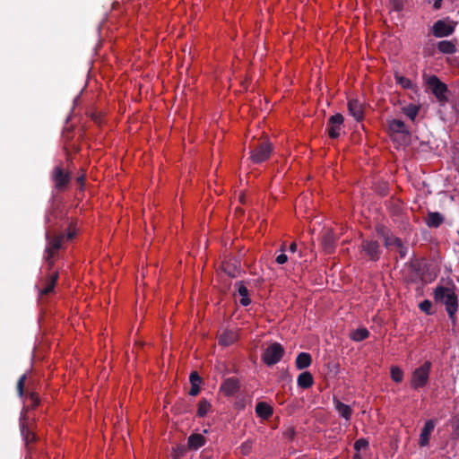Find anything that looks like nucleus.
<instances>
[{
  "instance_id": "nucleus-10",
  "label": "nucleus",
  "mask_w": 459,
  "mask_h": 459,
  "mask_svg": "<svg viewBox=\"0 0 459 459\" xmlns=\"http://www.w3.org/2000/svg\"><path fill=\"white\" fill-rule=\"evenodd\" d=\"M349 113L357 120L363 118V106L358 100H350L348 102Z\"/></svg>"
},
{
  "instance_id": "nucleus-9",
  "label": "nucleus",
  "mask_w": 459,
  "mask_h": 459,
  "mask_svg": "<svg viewBox=\"0 0 459 459\" xmlns=\"http://www.w3.org/2000/svg\"><path fill=\"white\" fill-rule=\"evenodd\" d=\"M55 186L57 188H63L69 182V175L64 171L60 167H56L52 175Z\"/></svg>"
},
{
  "instance_id": "nucleus-34",
  "label": "nucleus",
  "mask_w": 459,
  "mask_h": 459,
  "mask_svg": "<svg viewBox=\"0 0 459 459\" xmlns=\"http://www.w3.org/2000/svg\"><path fill=\"white\" fill-rule=\"evenodd\" d=\"M343 123V117L341 114H335L329 118L328 124L336 125V126H342Z\"/></svg>"
},
{
  "instance_id": "nucleus-25",
  "label": "nucleus",
  "mask_w": 459,
  "mask_h": 459,
  "mask_svg": "<svg viewBox=\"0 0 459 459\" xmlns=\"http://www.w3.org/2000/svg\"><path fill=\"white\" fill-rule=\"evenodd\" d=\"M21 431L26 445L34 441L35 435L30 432L29 428L23 422L21 423Z\"/></svg>"
},
{
  "instance_id": "nucleus-39",
  "label": "nucleus",
  "mask_w": 459,
  "mask_h": 459,
  "mask_svg": "<svg viewBox=\"0 0 459 459\" xmlns=\"http://www.w3.org/2000/svg\"><path fill=\"white\" fill-rule=\"evenodd\" d=\"M288 261V256L285 254H281L276 257V263L283 264Z\"/></svg>"
},
{
  "instance_id": "nucleus-3",
  "label": "nucleus",
  "mask_w": 459,
  "mask_h": 459,
  "mask_svg": "<svg viewBox=\"0 0 459 459\" xmlns=\"http://www.w3.org/2000/svg\"><path fill=\"white\" fill-rule=\"evenodd\" d=\"M431 363L424 362L420 367L414 369L411 375V386L413 389H419L425 386L429 381Z\"/></svg>"
},
{
  "instance_id": "nucleus-26",
  "label": "nucleus",
  "mask_w": 459,
  "mask_h": 459,
  "mask_svg": "<svg viewBox=\"0 0 459 459\" xmlns=\"http://www.w3.org/2000/svg\"><path fill=\"white\" fill-rule=\"evenodd\" d=\"M403 111L410 119L414 120L419 113V107L413 104H410L403 107Z\"/></svg>"
},
{
  "instance_id": "nucleus-29",
  "label": "nucleus",
  "mask_w": 459,
  "mask_h": 459,
  "mask_svg": "<svg viewBox=\"0 0 459 459\" xmlns=\"http://www.w3.org/2000/svg\"><path fill=\"white\" fill-rule=\"evenodd\" d=\"M391 377L394 382L400 383L403 378V372L398 367L391 368Z\"/></svg>"
},
{
  "instance_id": "nucleus-16",
  "label": "nucleus",
  "mask_w": 459,
  "mask_h": 459,
  "mask_svg": "<svg viewBox=\"0 0 459 459\" xmlns=\"http://www.w3.org/2000/svg\"><path fill=\"white\" fill-rule=\"evenodd\" d=\"M362 247L371 259L377 258L379 247L376 241H366L363 243Z\"/></svg>"
},
{
  "instance_id": "nucleus-33",
  "label": "nucleus",
  "mask_w": 459,
  "mask_h": 459,
  "mask_svg": "<svg viewBox=\"0 0 459 459\" xmlns=\"http://www.w3.org/2000/svg\"><path fill=\"white\" fill-rule=\"evenodd\" d=\"M395 249L399 252L400 256L403 258L406 255L407 250L405 247H403L402 242L399 238H394Z\"/></svg>"
},
{
  "instance_id": "nucleus-22",
  "label": "nucleus",
  "mask_w": 459,
  "mask_h": 459,
  "mask_svg": "<svg viewBox=\"0 0 459 459\" xmlns=\"http://www.w3.org/2000/svg\"><path fill=\"white\" fill-rule=\"evenodd\" d=\"M57 276V273H55L48 277L46 286L40 290V294H48L54 290Z\"/></svg>"
},
{
  "instance_id": "nucleus-2",
  "label": "nucleus",
  "mask_w": 459,
  "mask_h": 459,
  "mask_svg": "<svg viewBox=\"0 0 459 459\" xmlns=\"http://www.w3.org/2000/svg\"><path fill=\"white\" fill-rule=\"evenodd\" d=\"M435 299L437 302L446 305V311L450 316H452L457 309V299L454 290L450 288H437L435 290Z\"/></svg>"
},
{
  "instance_id": "nucleus-31",
  "label": "nucleus",
  "mask_w": 459,
  "mask_h": 459,
  "mask_svg": "<svg viewBox=\"0 0 459 459\" xmlns=\"http://www.w3.org/2000/svg\"><path fill=\"white\" fill-rule=\"evenodd\" d=\"M395 81L404 89L411 87V82L408 78H405L403 76L395 75Z\"/></svg>"
},
{
  "instance_id": "nucleus-37",
  "label": "nucleus",
  "mask_w": 459,
  "mask_h": 459,
  "mask_svg": "<svg viewBox=\"0 0 459 459\" xmlns=\"http://www.w3.org/2000/svg\"><path fill=\"white\" fill-rule=\"evenodd\" d=\"M368 446V440L364 439V438H360L359 440H357L354 444V448L357 450V451H359L361 449H365L367 448Z\"/></svg>"
},
{
  "instance_id": "nucleus-21",
  "label": "nucleus",
  "mask_w": 459,
  "mask_h": 459,
  "mask_svg": "<svg viewBox=\"0 0 459 459\" xmlns=\"http://www.w3.org/2000/svg\"><path fill=\"white\" fill-rule=\"evenodd\" d=\"M437 48L444 54H452L455 52V45L452 41L442 40L438 42Z\"/></svg>"
},
{
  "instance_id": "nucleus-12",
  "label": "nucleus",
  "mask_w": 459,
  "mask_h": 459,
  "mask_svg": "<svg viewBox=\"0 0 459 459\" xmlns=\"http://www.w3.org/2000/svg\"><path fill=\"white\" fill-rule=\"evenodd\" d=\"M238 333L234 330H224L219 336V343L228 346L234 343L238 340Z\"/></svg>"
},
{
  "instance_id": "nucleus-7",
  "label": "nucleus",
  "mask_w": 459,
  "mask_h": 459,
  "mask_svg": "<svg viewBox=\"0 0 459 459\" xmlns=\"http://www.w3.org/2000/svg\"><path fill=\"white\" fill-rule=\"evenodd\" d=\"M455 25L446 21H437L433 26V33L436 37H446L453 33Z\"/></svg>"
},
{
  "instance_id": "nucleus-45",
  "label": "nucleus",
  "mask_w": 459,
  "mask_h": 459,
  "mask_svg": "<svg viewBox=\"0 0 459 459\" xmlns=\"http://www.w3.org/2000/svg\"><path fill=\"white\" fill-rule=\"evenodd\" d=\"M82 180H83V178H82V177H80V178H78V181H80V182H82Z\"/></svg>"
},
{
  "instance_id": "nucleus-30",
  "label": "nucleus",
  "mask_w": 459,
  "mask_h": 459,
  "mask_svg": "<svg viewBox=\"0 0 459 459\" xmlns=\"http://www.w3.org/2000/svg\"><path fill=\"white\" fill-rule=\"evenodd\" d=\"M342 126H336L333 124H328V134L332 138H336L340 135Z\"/></svg>"
},
{
  "instance_id": "nucleus-1",
  "label": "nucleus",
  "mask_w": 459,
  "mask_h": 459,
  "mask_svg": "<svg viewBox=\"0 0 459 459\" xmlns=\"http://www.w3.org/2000/svg\"><path fill=\"white\" fill-rule=\"evenodd\" d=\"M75 232L74 230H69L66 235L61 234L54 237H50L48 233L46 235L47 238V247H46V256L45 260L48 264V266L51 267L54 264V258L58 249L61 248L62 243L65 239L69 240L72 239L74 236Z\"/></svg>"
},
{
  "instance_id": "nucleus-43",
  "label": "nucleus",
  "mask_w": 459,
  "mask_h": 459,
  "mask_svg": "<svg viewBox=\"0 0 459 459\" xmlns=\"http://www.w3.org/2000/svg\"><path fill=\"white\" fill-rule=\"evenodd\" d=\"M441 2H442V0H436V1H435V3H434V8H435V9H438V8H440V6H441Z\"/></svg>"
},
{
  "instance_id": "nucleus-14",
  "label": "nucleus",
  "mask_w": 459,
  "mask_h": 459,
  "mask_svg": "<svg viewBox=\"0 0 459 459\" xmlns=\"http://www.w3.org/2000/svg\"><path fill=\"white\" fill-rule=\"evenodd\" d=\"M333 403L337 412L345 420H349L352 413L351 408L349 405L342 403L339 400H334Z\"/></svg>"
},
{
  "instance_id": "nucleus-8",
  "label": "nucleus",
  "mask_w": 459,
  "mask_h": 459,
  "mask_svg": "<svg viewBox=\"0 0 459 459\" xmlns=\"http://www.w3.org/2000/svg\"><path fill=\"white\" fill-rule=\"evenodd\" d=\"M436 426L434 420H429L425 422V425L420 435L419 444L420 446H426L429 443V437Z\"/></svg>"
},
{
  "instance_id": "nucleus-4",
  "label": "nucleus",
  "mask_w": 459,
  "mask_h": 459,
  "mask_svg": "<svg viewBox=\"0 0 459 459\" xmlns=\"http://www.w3.org/2000/svg\"><path fill=\"white\" fill-rule=\"evenodd\" d=\"M283 353L282 346L278 342H273L264 351L262 359L266 365L272 366L280 361Z\"/></svg>"
},
{
  "instance_id": "nucleus-42",
  "label": "nucleus",
  "mask_w": 459,
  "mask_h": 459,
  "mask_svg": "<svg viewBox=\"0 0 459 459\" xmlns=\"http://www.w3.org/2000/svg\"><path fill=\"white\" fill-rule=\"evenodd\" d=\"M290 251L292 253H295L297 251V245L296 243H291L290 246Z\"/></svg>"
},
{
  "instance_id": "nucleus-32",
  "label": "nucleus",
  "mask_w": 459,
  "mask_h": 459,
  "mask_svg": "<svg viewBox=\"0 0 459 459\" xmlns=\"http://www.w3.org/2000/svg\"><path fill=\"white\" fill-rule=\"evenodd\" d=\"M323 245H324L325 249L327 252H331L332 251L333 245V238H332V236L330 234H327V235H325L324 237Z\"/></svg>"
},
{
  "instance_id": "nucleus-24",
  "label": "nucleus",
  "mask_w": 459,
  "mask_h": 459,
  "mask_svg": "<svg viewBox=\"0 0 459 459\" xmlns=\"http://www.w3.org/2000/svg\"><path fill=\"white\" fill-rule=\"evenodd\" d=\"M368 336V331L366 328H359L351 333V338L355 342H360Z\"/></svg>"
},
{
  "instance_id": "nucleus-44",
  "label": "nucleus",
  "mask_w": 459,
  "mask_h": 459,
  "mask_svg": "<svg viewBox=\"0 0 459 459\" xmlns=\"http://www.w3.org/2000/svg\"><path fill=\"white\" fill-rule=\"evenodd\" d=\"M201 459H210V457H209L208 455H202V457H201Z\"/></svg>"
},
{
  "instance_id": "nucleus-19",
  "label": "nucleus",
  "mask_w": 459,
  "mask_h": 459,
  "mask_svg": "<svg viewBox=\"0 0 459 459\" xmlns=\"http://www.w3.org/2000/svg\"><path fill=\"white\" fill-rule=\"evenodd\" d=\"M297 382H298V385L299 387L308 388L313 385V377L309 372L306 371V372L301 373L298 377Z\"/></svg>"
},
{
  "instance_id": "nucleus-11",
  "label": "nucleus",
  "mask_w": 459,
  "mask_h": 459,
  "mask_svg": "<svg viewBox=\"0 0 459 459\" xmlns=\"http://www.w3.org/2000/svg\"><path fill=\"white\" fill-rule=\"evenodd\" d=\"M389 130L394 134H401L403 137L407 138L409 132L402 120L394 119L389 122Z\"/></svg>"
},
{
  "instance_id": "nucleus-28",
  "label": "nucleus",
  "mask_w": 459,
  "mask_h": 459,
  "mask_svg": "<svg viewBox=\"0 0 459 459\" xmlns=\"http://www.w3.org/2000/svg\"><path fill=\"white\" fill-rule=\"evenodd\" d=\"M441 222L442 217L437 212L429 213L427 218V223L431 227H437Z\"/></svg>"
},
{
  "instance_id": "nucleus-40",
  "label": "nucleus",
  "mask_w": 459,
  "mask_h": 459,
  "mask_svg": "<svg viewBox=\"0 0 459 459\" xmlns=\"http://www.w3.org/2000/svg\"><path fill=\"white\" fill-rule=\"evenodd\" d=\"M199 391H200V385H191L189 394L192 396H195L198 394Z\"/></svg>"
},
{
  "instance_id": "nucleus-41",
  "label": "nucleus",
  "mask_w": 459,
  "mask_h": 459,
  "mask_svg": "<svg viewBox=\"0 0 459 459\" xmlns=\"http://www.w3.org/2000/svg\"><path fill=\"white\" fill-rule=\"evenodd\" d=\"M30 399L31 401L32 406H36L38 404L39 399L35 394L31 393L30 394Z\"/></svg>"
},
{
  "instance_id": "nucleus-5",
  "label": "nucleus",
  "mask_w": 459,
  "mask_h": 459,
  "mask_svg": "<svg viewBox=\"0 0 459 459\" xmlns=\"http://www.w3.org/2000/svg\"><path fill=\"white\" fill-rule=\"evenodd\" d=\"M272 152V145L270 143L264 141L251 147L250 158L255 163H261L266 160Z\"/></svg>"
},
{
  "instance_id": "nucleus-35",
  "label": "nucleus",
  "mask_w": 459,
  "mask_h": 459,
  "mask_svg": "<svg viewBox=\"0 0 459 459\" xmlns=\"http://www.w3.org/2000/svg\"><path fill=\"white\" fill-rule=\"evenodd\" d=\"M27 376L26 374H23L18 380L17 383V391L19 395L22 397L23 395V388L25 385Z\"/></svg>"
},
{
  "instance_id": "nucleus-27",
  "label": "nucleus",
  "mask_w": 459,
  "mask_h": 459,
  "mask_svg": "<svg viewBox=\"0 0 459 459\" xmlns=\"http://www.w3.org/2000/svg\"><path fill=\"white\" fill-rule=\"evenodd\" d=\"M210 409L211 403L207 400L202 399L198 404L197 415L200 417H204L207 414Z\"/></svg>"
},
{
  "instance_id": "nucleus-17",
  "label": "nucleus",
  "mask_w": 459,
  "mask_h": 459,
  "mask_svg": "<svg viewBox=\"0 0 459 459\" xmlns=\"http://www.w3.org/2000/svg\"><path fill=\"white\" fill-rule=\"evenodd\" d=\"M311 356L309 353L301 352L298 355L296 359V367L299 369H304L310 366L311 364Z\"/></svg>"
},
{
  "instance_id": "nucleus-23",
  "label": "nucleus",
  "mask_w": 459,
  "mask_h": 459,
  "mask_svg": "<svg viewBox=\"0 0 459 459\" xmlns=\"http://www.w3.org/2000/svg\"><path fill=\"white\" fill-rule=\"evenodd\" d=\"M379 233L383 236L385 247L391 249H395L394 238H396L392 235H389L388 231H386L384 229H381L379 230Z\"/></svg>"
},
{
  "instance_id": "nucleus-38",
  "label": "nucleus",
  "mask_w": 459,
  "mask_h": 459,
  "mask_svg": "<svg viewBox=\"0 0 459 459\" xmlns=\"http://www.w3.org/2000/svg\"><path fill=\"white\" fill-rule=\"evenodd\" d=\"M431 307H432V304L430 301L429 300H424L422 301L420 304V308L426 312L427 314H430V309H431Z\"/></svg>"
},
{
  "instance_id": "nucleus-18",
  "label": "nucleus",
  "mask_w": 459,
  "mask_h": 459,
  "mask_svg": "<svg viewBox=\"0 0 459 459\" xmlns=\"http://www.w3.org/2000/svg\"><path fill=\"white\" fill-rule=\"evenodd\" d=\"M205 444V437L201 434H193L188 437V446L191 449H198Z\"/></svg>"
},
{
  "instance_id": "nucleus-6",
  "label": "nucleus",
  "mask_w": 459,
  "mask_h": 459,
  "mask_svg": "<svg viewBox=\"0 0 459 459\" xmlns=\"http://www.w3.org/2000/svg\"><path fill=\"white\" fill-rule=\"evenodd\" d=\"M428 84L438 100H446L445 94L447 91V88L445 83L441 82L437 76L433 75L428 79Z\"/></svg>"
},
{
  "instance_id": "nucleus-13",
  "label": "nucleus",
  "mask_w": 459,
  "mask_h": 459,
  "mask_svg": "<svg viewBox=\"0 0 459 459\" xmlns=\"http://www.w3.org/2000/svg\"><path fill=\"white\" fill-rule=\"evenodd\" d=\"M238 389V381L232 377L226 379L221 386V390L225 395H232Z\"/></svg>"
},
{
  "instance_id": "nucleus-36",
  "label": "nucleus",
  "mask_w": 459,
  "mask_h": 459,
  "mask_svg": "<svg viewBox=\"0 0 459 459\" xmlns=\"http://www.w3.org/2000/svg\"><path fill=\"white\" fill-rule=\"evenodd\" d=\"M191 385H200L202 379L196 371L191 373L189 377Z\"/></svg>"
},
{
  "instance_id": "nucleus-20",
  "label": "nucleus",
  "mask_w": 459,
  "mask_h": 459,
  "mask_svg": "<svg viewBox=\"0 0 459 459\" xmlns=\"http://www.w3.org/2000/svg\"><path fill=\"white\" fill-rule=\"evenodd\" d=\"M255 412L258 416L268 419L273 414L272 407L265 403H258L255 406Z\"/></svg>"
},
{
  "instance_id": "nucleus-15",
  "label": "nucleus",
  "mask_w": 459,
  "mask_h": 459,
  "mask_svg": "<svg viewBox=\"0 0 459 459\" xmlns=\"http://www.w3.org/2000/svg\"><path fill=\"white\" fill-rule=\"evenodd\" d=\"M236 288L238 290V294L240 297L239 303L242 306H247L250 303V299L248 298V290L247 287L242 281H238L236 283Z\"/></svg>"
}]
</instances>
